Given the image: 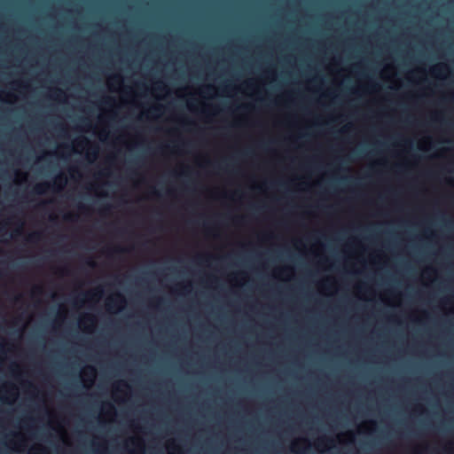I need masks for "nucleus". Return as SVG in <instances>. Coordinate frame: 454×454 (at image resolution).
I'll use <instances>...</instances> for the list:
<instances>
[{
    "instance_id": "20e7f679",
    "label": "nucleus",
    "mask_w": 454,
    "mask_h": 454,
    "mask_svg": "<svg viewBox=\"0 0 454 454\" xmlns=\"http://www.w3.org/2000/svg\"><path fill=\"white\" fill-rule=\"evenodd\" d=\"M40 239H41L40 232H32L27 236V240L30 243H35V241L39 240Z\"/></svg>"
},
{
    "instance_id": "f8f14e48",
    "label": "nucleus",
    "mask_w": 454,
    "mask_h": 454,
    "mask_svg": "<svg viewBox=\"0 0 454 454\" xmlns=\"http://www.w3.org/2000/svg\"><path fill=\"white\" fill-rule=\"evenodd\" d=\"M64 218H65V220H66V221H74V215H70V214L66 215L64 216Z\"/></svg>"
},
{
    "instance_id": "bb28decb",
    "label": "nucleus",
    "mask_w": 454,
    "mask_h": 454,
    "mask_svg": "<svg viewBox=\"0 0 454 454\" xmlns=\"http://www.w3.org/2000/svg\"><path fill=\"white\" fill-rule=\"evenodd\" d=\"M108 406H109V408H110L111 410H113V411L114 410V407L111 403H109V404H108Z\"/></svg>"
},
{
    "instance_id": "4be33fe9",
    "label": "nucleus",
    "mask_w": 454,
    "mask_h": 454,
    "mask_svg": "<svg viewBox=\"0 0 454 454\" xmlns=\"http://www.w3.org/2000/svg\"><path fill=\"white\" fill-rule=\"evenodd\" d=\"M110 210V206L109 205H106L103 207V211H109Z\"/></svg>"
},
{
    "instance_id": "f03ea898",
    "label": "nucleus",
    "mask_w": 454,
    "mask_h": 454,
    "mask_svg": "<svg viewBox=\"0 0 454 454\" xmlns=\"http://www.w3.org/2000/svg\"><path fill=\"white\" fill-rule=\"evenodd\" d=\"M126 303L124 296L121 294H117L114 298H110L107 306L109 309L119 308L120 306Z\"/></svg>"
},
{
    "instance_id": "393cba45",
    "label": "nucleus",
    "mask_w": 454,
    "mask_h": 454,
    "mask_svg": "<svg viewBox=\"0 0 454 454\" xmlns=\"http://www.w3.org/2000/svg\"><path fill=\"white\" fill-rule=\"evenodd\" d=\"M4 230V225H0V232H2Z\"/></svg>"
},
{
    "instance_id": "1a4fd4ad",
    "label": "nucleus",
    "mask_w": 454,
    "mask_h": 454,
    "mask_svg": "<svg viewBox=\"0 0 454 454\" xmlns=\"http://www.w3.org/2000/svg\"><path fill=\"white\" fill-rule=\"evenodd\" d=\"M111 80L114 82L121 83L122 82V77L119 74H114L111 77Z\"/></svg>"
},
{
    "instance_id": "f257e3e1",
    "label": "nucleus",
    "mask_w": 454,
    "mask_h": 454,
    "mask_svg": "<svg viewBox=\"0 0 454 454\" xmlns=\"http://www.w3.org/2000/svg\"><path fill=\"white\" fill-rule=\"evenodd\" d=\"M66 183L67 178L62 176H59L56 178V181L52 185L49 183H42L36 184L34 188V192L38 195H42L44 194L50 189L60 191L64 188Z\"/></svg>"
},
{
    "instance_id": "0eeeda50",
    "label": "nucleus",
    "mask_w": 454,
    "mask_h": 454,
    "mask_svg": "<svg viewBox=\"0 0 454 454\" xmlns=\"http://www.w3.org/2000/svg\"><path fill=\"white\" fill-rule=\"evenodd\" d=\"M83 322H89L92 325L95 324L96 322V319L93 316L91 315H86L82 320H81V323H83Z\"/></svg>"
},
{
    "instance_id": "5701e85b",
    "label": "nucleus",
    "mask_w": 454,
    "mask_h": 454,
    "mask_svg": "<svg viewBox=\"0 0 454 454\" xmlns=\"http://www.w3.org/2000/svg\"><path fill=\"white\" fill-rule=\"evenodd\" d=\"M213 89V87L211 85H207L206 86V90H211Z\"/></svg>"
},
{
    "instance_id": "2eb2a0df",
    "label": "nucleus",
    "mask_w": 454,
    "mask_h": 454,
    "mask_svg": "<svg viewBox=\"0 0 454 454\" xmlns=\"http://www.w3.org/2000/svg\"><path fill=\"white\" fill-rule=\"evenodd\" d=\"M87 264L90 266V267H95V262L91 259L88 260L87 261Z\"/></svg>"
},
{
    "instance_id": "cd10ccee",
    "label": "nucleus",
    "mask_w": 454,
    "mask_h": 454,
    "mask_svg": "<svg viewBox=\"0 0 454 454\" xmlns=\"http://www.w3.org/2000/svg\"><path fill=\"white\" fill-rule=\"evenodd\" d=\"M319 442H320V443H325V439H323V438H322V439H320V440H319Z\"/></svg>"
},
{
    "instance_id": "39448f33",
    "label": "nucleus",
    "mask_w": 454,
    "mask_h": 454,
    "mask_svg": "<svg viewBox=\"0 0 454 454\" xmlns=\"http://www.w3.org/2000/svg\"><path fill=\"white\" fill-rule=\"evenodd\" d=\"M84 373L89 376L90 381H92L96 375V369L93 366H88Z\"/></svg>"
},
{
    "instance_id": "dca6fc26",
    "label": "nucleus",
    "mask_w": 454,
    "mask_h": 454,
    "mask_svg": "<svg viewBox=\"0 0 454 454\" xmlns=\"http://www.w3.org/2000/svg\"><path fill=\"white\" fill-rule=\"evenodd\" d=\"M89 155H92V156H93V158H96V157H97V155H98V149H95V150H93L92 152H90V153H89Z\"/></svg>"
},
{
    "instance_id": "ddd939ff",
    "label": "nucleus",
    "mask_w": 454,
    "mask_h": 454,
    "mask_svg": "<svg viewBox=\"0 0 454 454\" xmlns=\"http://www.w3.org/2000/svg\"><path fill=\"white\" fill-rule=\"evenodd\" d=\"M162 82H157V87H156V90H163L165 89L164 86H161Z\"/></svg>"
},
{
    "instance_id": "423d86ee",
    "label": "nucleus",
    "mask_w": 454,
    "mask_h": 454,
    "mask_svg": "<svg viewBox=\"0 0 454 454\" xmlns=\"http://www.w3.org/2000/svg\"><path fill=\"white\" fill-rule=\"evenodd\" d=\"M89 144H90V140L87 137H82V138H80L77 141V145L80 146V147H82V148H84Z\"/></svg>"
},
{
    "instance_id": "a878e982",
    "label": "nucleus",
    "mask_w": 454,
    "mask_h": 454,
    "mask_svg": "<svg viewBox=\"0 0 454 454\" xmlns=\"http://www.w3.org/2000/svg\"><path fill=\"white\" fill-rule=\"evenodd\" d=\"M121 385H123L124 387H129V385L124 381L121 382Z\"/></svg>"
},
{
    "instance_id": "aec40b11",
    "label": "nucleus",
    "mask_w": 454,
    "mask_h": 454,
    "mask_svg": "<svg viewBox=\"0 0 454 454\" xmlns=\"http://www.w3.org/2000/svg\"><path fill=\"white\" fill-rule=\"evenodd\" d=\"M168 448H169L170 450H177V446H176V445H175L174 443L170 444V445L168 446Z\"/></svg>"
},
{
    "instance_id": "7ed1b4c3",
    "label": "nucleus",
    "mask_w": 454,
    "mask_h": 454,
    "mask_svg": "<svg viewBox=\"0 0 454 454\" xmlns=\"http://www.w3.org/2000/svg\"><path fill=\"white\" fill-rule=\"evenodd\" d=\"M443 70H449L447 65L439 64L432 68V73L435 74H442Z\"/></svg>"
},
{
    "instance_id": "c756f323",
    "label": "nucleus",
    "mask_w": 454,
    "mask_h": 454,
    "mask_svg": "<svg viewBox=\"0 0 454 454\" xmlns=\"http://www.w3.org/2000/svg\"><path fill=\"white\" fill-rule=\"evenodd\" d=\"M4 346L3 344H0V349H3Z\"/></svg>"
},
{
    "instance_id": "9d476101",
    "label": "nucleus",
    "mask_w": 454,
    "mask_h": 454,
    "mask_svg": "<svg viewBox=\"0 0 454 454\" xmlns=\"http://www.w3.org/2000/svg\"><path fill=\"white\" fill-rule=\"evenodd\" d=\"M161 110V106H153L151 107L150 109V113H158Z\"/></svg>"
},
{
    "instance_id": "6e6552de",
    "label": "nucleus",
    "mask_w": 454,
    "mask_h": 454,
    "mask_svg": "<svg viewBox=\"0 0 454 454\" xmlns=\"http://www.w3.org/2000/svg\"><path fill=\"white\" fill-rule=\"evenodd\" d=\"M102 294V290H97L95 293L92 294H86L85 295L88 296L90 299H93L95 296L99 297Z\"/></svg>"
},
{
    "instance_id": "b1692460",
    "label": "nucleus",
    "mask_w": 454,
    "mask_h": 454,
    "mask_svg": "<svg viewBox=\"0 0 454 454\" xmlns=\"http://www.w3.org/2000/svg\"><path fill=\"white\" fill-rule=\"evenodd\" d=\"M15 233H16V234H20V233H21V229L20 228V229L16 230V231H15Z\"/></svg>"
},
{
    "instance_id": "6ab92c4d",
    "label": "nucleus",
    "mask_w": 454,
    "mask_h": 454,
    "mask_svg": "<svg viewBox=\"0 0 454 454\" xmlns=\"http://www.w3.org/2000/svg\"><path fill=\"white\" fill-rule=\"evenodd\" d=\"M33 292H34V293H39V294H41V293H42V287H40V286H35V287L34 288V291H33Z\"/></svg>"
},
{
    "instance_id": "9b49d317",
    "label": "nucleus",
    "mask_w": 454,
    "mask_h": 454,
    "mask_svg": "<svg viewBox=\"0 0 454 454\" xmlns=\"http://www.w3.org/2000/svg\"><path fill=\"white\" fill-rule=\"evenodd\" d=\"M114 100L112 98H106L105 100H104V103L107 106H112L114 104Z\"/></svg>"
},
{
    "instance_id": "f3484780",
    "label": "nucleus",
    "mask_w": 454,
    "mask_h": 454,
    "mask_svg": "<svg viewBox=\"0 0 454 454\" xmlns=\"http://www.w3.org/2000/svg\"><path fill=\"white\" fill-rule=\"evenodd\" d=\"M124 251H125L124 248H121V247H116L114 249V253H122Z\"/></svg>"
},
{
    "instance_id": "a211bd4d",
    "label": "nucleus",
    "mask_w": 454,
    "mask_h": 454,
    "mask_svg": "<svg viewBox=\"0 0 454 454\" xmlns=\"http://www.w3.org/2000/svg\"><path fill=\"white\" fill-rule=\"evenodd\" d=\"M6 393H8L13 399H15L17 397L16 392L6 391Z\"/></svg>"
},
{
    "instance_id": "c85d7f7f",
    "label": "nucleus",
    "mask_w": 454,
    "mask_h": 454,
    "mask_svg": "<svg viewBox=\"0 0 454 454\" xmlns=\"http://www.w3.org/2000/svg\"><path fill=\"white\" fill-rule=\"evenodd\" d=\"M153 193L155 194V195H159V193L155 190L153 191Z\"/></svg>"
},
{
    "instance_id": "4468645a",
    "label": "nucleus",
    "mask_w": 454,
    "mask_h": 454,
    "mask_svg": "<svg viewBox=\"0 0 454 454\" xmlns=\"http://www.w3.org/2000/svg\"><path fill=\"white\" fill-rule=\"evenodd\" d=\"M55 92L57 93V97L58 98H59V97L64 95V92L61 90H59V89H56Z\"/></svg>"
},
{
    "instance_id": "412c9836",
    "label": "nucleus",
    "mask_w": 454,
    "mask_h": 454,
    "mask_svg": "<svg viewBox=\"0 0 454 454\" xmlns=\"http://www.w3.org/2000/svg\"><path fill=\"white\" fill-rule=\"evenodd\" d=\"M78 208H79L80 210H82V211H83V210L87 209V208H86V207H85L84 205H82V204L79 205V206H78Z\"/></svg>"
}]
</instances>
